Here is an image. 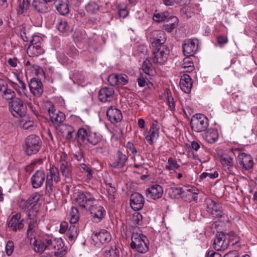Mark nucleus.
Instances as JSON below:
<instances>
[{
    "instance_id": "obj_26",
    "label": "nucleus",
    "mask_w": 257,
    "mask_h": 257,
    "mask_svg": "<svg viewBox=\"0 0 257 257\" xmlns=\"http://www.w3.org/2000/svg\"><path fill=\"white\" fill-rule=\"evenodd\" d=\"M193 82L191 77L186 74H183L180 79V86L183 91L189 93L192 87Z\"/></svg>"
},
{
    "instance_id": "obj_64",
    "label": "nucleus",
    "mask_w": 257,
    "mask_h": 257,
    "mask_svg": "<svg viewBox=\"0 0 257 257\" xmlns=\"http://www.w3.org/2000/svg\"><path fill=\"white\" fill-rule=\"evenodd\" d=\"M206 257H225V254H221L220 253L210 250L206 253Z\"/></svg>"
},
{
    "instance_id": "obj_41",
    "label": "nucleus",
    "mask_w": 257,
    "mask_h": 257,
    "mask_svg": "<svg viewBox=\"0 0 257 257\" xmlns=\"http://www.w3.org/2000/svg\"><path fill=\"white\" fill-rule=\"evenodd\" d=\"M66 234L69 240H73L78 235L77 228L74 224H70Z\"/></svg>"
},
{
    "instance_id": "obj_45",
    "label": "nucleus",
    "mask_w": 257,
    "mask_h": 257,
    "mask_svg": "<svg viewBox=\"0 0 257 257\" xmlns=\"http://www.w3.org/2000/svg\"><path fill=\"white\" fill-rule=\"evenodd\" d=\"M78 218L79 215L77 209L75 207H72L70 213V223L71 224L76 223L78 221Z\"/></svg>"
},
{
    "instance_id": "obj_44",
    "label": "nucleus",
    "mask_w": 257,
    "mask_h": 257,
    "mask_svg": "<svg viewBox=\"0 0 257 257\" xmlns=\"http://www.w3.org/2000/svg\"><path fill=\"white\" fill-rule=\"evenodd\" d=\"M226 239H228V245H234L238 242V238L233 231L226 233Z\"/></svg>"
},
{
    "instance_id": "obj_19",
    "label": "nucleus",
    "mask_w": 257,
    "mask_h": 257,
    "mask_svg": "<svg viewBox=\"0 0 257 257\" xmlns=\"http://www.w3.org/2000/svg\"><path fill=\"white\" fill-rule=\"evenodd\" d=\"M144 198L139 193L135 192L133 193L130 198V204L132 208L136 211L142 209L144 204Z\"/></svg>"
},
{
    "instance_id": "obj_25",
    "label": "nucleus",
    "mask_w": 257,
    "mask_h": 257,
    "mask_svg": "<svg viewBox=\"0 0 257 257\" xmlns=\"http://www.w3.org/2000/svg\"><path fill=\"white\" fill-rule=\"evenodd\" d=\"M238 161L242 168L247 170L251 169L253 165L251 157L245 153H241L238 155Z\"/></svg>"
},
{
    "instance_id": "obj_40",
    "label": "nucleus",
    "mask_w": 257,
    "mask_h": 257,
    "mask_svg": "<svg viewBox=\"0 0 257 257\" xmlns=\"http://www.w3.org/2000/svg\"><path fill=\"white\" fill-rule=\"evenodd\" d=\"M169 17V13L168 12L158 13L155 11L153 16V20L156 22H162L165 21Z\"/></svg>"
},
{
    "instance_id": "obj_56",
    "label": "nucleus",
    "mask_w": 257,
    "mask_h": 257,
    "mask_svg": "<svg viewBox=\"0 0 257 257\" xmlns=\"http://www.w3.org/2000/svg\"><path fill=\"white\" fill-rule=\"evenodd\" d=\"M14 250V242L12 240H9L6 245V252L8 255L12 254Z\"/></svg>"
},
{
    "instance_id": "obj_42",
    "label": "nucleus",
    "mask_w": 257,
    "mask_h": 257,
    "mask_svg": "<svg viewBox=\"0 0 257 257\" xmlns=\"http://www.w3.org/2000/svg\"><path fill=\"white\" fill-rule=\"evenodd\" d=\"M180 165L177 163L175 159L170 157L168 160V165L165 166V169L168 171H172L175 169H179Z\"/></svg>"
},
{
    "instance_id": "obj_7",
    "label": "nucleus",
    "mask_w": 257,
    "mask_h": 257,
    "mask_svg": "<svg viewBox=\"0 0 257 257\" xmlns=\"http://www.w3.org/2000/svg\"><path fill=\"white\" fill-rule=\"evenodd\" d=\"M209 124L208 118L203 114H196L192 117L190 125L192 130L197 133L205 131Z\"/></svg>"
},
{
    "instance_id": "obj_53",
    "label": "nucleus",
    "mask_w": 257,
    "mask_h": 257,
    "mask_svg": "<svg viewBox=\"0 0 257 257\" xmlns=\"http://www.w3.org/2000/svg\"><path fill=\"white\" fill-rule=\"evenodd\" d=\"M105 257H119V250L115 247H111L105 251Z\"/></svg>"
},
{
    "instance_id": "obj_49",
    "label": "nucleus",
    "mask_w": 257,
    "mask_h": 257,
    "mask_svg": "<svg viewBox=\"0 0 257 257\" xmlns=\"http://www.w3.org/2000/svg\"><path fill=\"white\" fill-rule=\"evenodd\" d=\"M50 250L55 249L60 250L63 248L64 246L63 241L61 238H54L53 240V244L50 246Z\"/></svg>"
},
{
    "instance_id": "obj_13",
    "label": "nucleus",
    "mask_w": 257,
    "mask_h": 257,
    "mask_svg": "<svg viewBox=\"0 0 257 257\" xmlns=\"http://www.w3.org/2000/svg\"><path fill=\"white\" fill-rule=\"evenodd\" d=\"M67 155L65 153L62 154L60 158V171L63 177L65 178L70 179L72 175V165L70 163L66 160Z\"/></svg>"
},
{
    "instance_id": "obj_35",
    "label": "nucleus",
    "mask_w": 257,
    "mask_h": 257,
    "mask_svg": "<svg viewBox=\"0 0 257 257\" xmlns=\"http://www.w3.org/2000/svg\"><path fill=\"white\" fill-rule=\"evenodd\" d=\"M48 2L33 1L32 6L38 12L45 13L48 10Z\"/></svg>"
},
{
    "instance_id": "obj_4",
    "label": "nucleus",
    "mask_w": 257,
    "mask_h": 257,
    "mask_svg": "<svg viewBox=\"0 0 257 257\" xmlns=\"http://www.w3.org/2000/svg\"><path fill=\"white\" fill-rule=\"evenodd\" d=\"M31 44L27 48V53L29 56L38 57L44 53L42 45V39L39 36H34L30 41Z\"/></svg>"
},
{
    "instance_id": "obj_27",
    "label": "nucleus",
    "mask_w": 257,
    "mask_h": 257,
    "mask_svg": "<svg viewBox=\"0 0 257 257\" xmlns=\"http://www.w3.org/2000/svg\"><path fill=\"white\" fill-rule=\"evenodd\" d=\"M57 130L63 136H65V138L67 140H71L73 138V133L75 132V129L72 126L62 124L58 127Z\"/></svg>"
},
{
    "instance_id": "obj_63",
    "label": "nucleus",
    "mask_w": 257,
    "mask_h": 257,
    "mask_svg": "<svg viewBox=\"0 0 257 257\" xmlns=\"http://www.w3.org/2000/svg\"><path fill=\"white\" fill-rule=\"evenodd\" d=\"M148 78L144 76L143 75H141L137 79L138 85L140 87H144L147 84Z\"/></svg>"
},
{
    "instance_id": "obj_54",
    "label": "nucleus",
    "mask_w": 257,
    "mask_h": 257,
    "mask_svg": "<svg viewBox=\"0 0 257 257\" xmlns=\"http://www.w3.org/2000/svg\"><path fill=\"white\" fill-rule=\"evenodd\" d=\"M182 67L184 68H187V71H192L194 70L193 63L192 61H190L188 58L184 59Z\"/></svg>"
},
{
    "instance_id": "obj_46",
    "label": "nucleus",
    "mask_w": 257,
    "mask_h": 257,
    "mask_svg": "<svg viewBox=\"0 0 257 257\" xmlns=\"http://www.w3.org/2000/svg\"><path fill=\"white\" fill-rule=\"evenodd\" d=\"M184 189L182 188H171L169 191L170 195L172 198H179L183 196Z\"/></svg>"
},
{
    "instance_id": "obj_60",
    "label": "nucleus",
    "mask_w": 257,
    "mask_h": 257,
    "mask_svg": "<svg viewBox=\"0 0 257 257\" xmlns=\"http://www.w3.org/2000/svg\"><path fill=\"white\" fill-rule=\"evenodd\" d=\"M53 240L54 238L52 237L47 236L43 238L42 242L46 246V249L50 250V246L53 244Z\"/></svg>"
},
{
    "instance_id": "obj_31",
    "label": "nucleus",
    "mask_w": 257,
    "mask_h": 257,
    "mask_svg": "<svg viewBox=\"0 0 257 257\" xmlns=\"http://www.w3.org/2000/svg\"><path fill=\"white\" fill-rule=\"evenodd\" d=\"M207 208L214 217L220 218L222 216V212L219 209V205L213 200H211L210 203L208 204Z\"/></svg>"
},
{
    "instance_id": "obj_55",
    "label": "nucleus",
    "mask_w": 257,
    "mask_h": 257,
    "mask_svg": "<svg viewBox=\"0 0 257 257\" xmlns=\"http://www.w3.org/2000/svg\"><path fill=\"white\" fill-rule=\"evenodd\" d=\"M31 205H32L29 202H28V200L25 199H22L19 203V206L20 209L26 212L28 211Z\"/></svg>"
},
{
    "instance_id": "obj_47",
    "label": "nucleus",
    "mask_w": 257,
    "mask_h": 257,
    "mask_svg": "<svg viewBox=\"0 0 257 257\" xmlns=\"http://www.w3.org/2000/svg\"><path fill=\"white\" fill-rule=\"evenodd\" d=\"M30 6V1H20L17 11L19 15H22L25 13Z\"/></svg>"
},
{
    "instance_id": "obj_6",
    "label": "nucleus",
    "mask_w": 257,
    "mask_h": 257,
    "mask_svg": "<svg viewBox=\"0 0 257 257\" xmlns=\"http://www.w3.org/2000/svg\"><path fill=\"white\" fill-rule=\"evenodd\" d=\"M96 202L93 195L87 191L79 192L76 198V202L82 209L88 210Z\"/></svg>"
},
{
    "instance_id": "obj_32",
    "label": "nucleus",
    "mask_w": 257,
    "mask_h": 257,
    "mask_svg": "<svg viewBox=\"0 0 257 257\" xmlns=\"http://www.w3.org/2000/svg\"><path fill=\"white\" fill-rule=\"evenodd\" d=\"M102 138V137L100 134L94 133L89 131L88 132L87 145L91 144L94 146L98 144L101 141Z\"/></svg>"
},
{
    "instance_id": "obj_18",
    "label": "nucleus",
    "mask_w": 257,
    "mask_h": 257,
    "mask_svg": "<svg viewBox=\"0 0 257 257\" xmlns=\"http://www.w3.org/2000/svg\"><path fill=\"white\" fill-rule=\"evenodd\" d=\"M46 180L45 172L43 170H38L31 177V184L34 188L41 187Z\"/></svg>"
},
{
    "instance_id": "obj_21",
    "label": "nucleus",
    "mask_w": 257,
    "mask_h": 257,
    "mask_svg": "<svg viewBox=\"0 0 257 257\" xmlns=\"http://www.w3.org/2000/svg\"><path fill=\"white\" fill-rule=\"evenodd\" d=\"M114 91L112 87H103L98 93V99L102 102H110L113 98Z\"/></svg>"
},
{
    "instance_id": "obj_5",
    "label": "nucleus",
    "mask_w": 257,
    "mask_h": 257,
    "mask_svg": "<svg viewBox=\"0 0 257 257\" xmlns=\"http://www.w3.org/2000/svg\"><path fill=\"white\" fill-rule=\"evenodd\" d=\"M10 111L14 116L23 117L27 113V106L24 101L19 98H16L9 103Z\"/></svg>"
},
{
    "instance_id": "obj_51",
    "label": "nucleus",
    "mask_w": 257,
    "mask_h": 257,
    "mask_svg": "<svg viewBox=\"0 0 257 257\" xmlns=\"http://www.w3.org/2000/svg\"><path fill=\"white\" fill-rule=\"evenodd\" d=\"M41 198V194L38 192H35L32 194L29 198L27 199L28 202L30 203L32 206L35 204H38V202Z\"/></svg>"
},
{
    "instance_id": "obj_61",
    "label": "nucleus",
    "mask_w": 257,
    "mask_h": 257,
    "mask_svg": "<svg viewBox=\"0 0 257 257\" xmlns=\"http://www.w3.org/2000/svg\"><path fill=\"white\" fill-rule=\"evenodd\" d=\"M67 54L70 57L75 59L78 55V52L74 47L71 46L69 48Z\"/></svg>"
},
{
    "instance_id": "obj_52",
    "label": "nucleus",
    "mask_w": 257,
    "mask_h": 257,
    "mask_svg": "<svg viewBox=\"0 0 257 257\" xmlns=\"http://www.w3.org/2000/svg\"><path fill=\"white\" fill-rule=\"evenodd\" d=\"M36 220H31V221L29 223V226L27 230V236L28 237L32 239L33 236V232L34 230V228L36 227Z\"/></svg>"
},
{
    "instance_id": "obj_16",
    "label": "nucleus",
    "mask_w": 257,
    "mask_h": 257,
    "mask_svg": "<svg viewBox=\"0 0 257 257\" xmlns=\"http://www.w3.org/2000/svg\"><path fill=\"white\" fill-rule=\"evenodd\" d=\"M163 187L158 184L153 185L146 191V195L148 199L156 200L160 198L163 194Z\"/></svg>"
},
{
    "instance_id": "obj_39",
    "label": "nucleus",
    "mask_w": 257,
    "mask_h": 257,
    "mask_svg": "<svg viewBox=\"0 0 257 257\" xmlns=\"http://www.w3.org/2000/svg\"><path fill=\"white\" fill-rule=\"evenodd\" d=\"M40 208V205L39 204H35L28 210V219L30 220H33L34 218L36 217L39 212Z\"/></svg>"
},
{
    "instance_id": "obj_28",
    "label": "nucleus",
    "mask_w": 257,
    "mask_h": 257,
    "mask_svg": "<svg viewBox=\"0 0 257 257\" xmlns=\"http://www.w3.org/2000/svg\"><path fill=\"white\" fill-rule=\"evenodd\" d=\"M224 241L225 233L223 232H218L214 240L213 245L214 249L218 251H223L225 250Z\"/></svg>"
},
{
    "instance_id": "obj_50",
    "label": "nucleus",
    "mask_w": 257,
    "mask_h": 257,
    "mask_svg": "<svg viewBox=\"0 0 257 257\" xmlns=\"http://www.w3.org/2000/svg\"><path fill=\"white\" fill-rule=\"evenodd\" d=\"M79 168L82 172L87 173L86 175L87 179L90 180L92 178L93 171L87 165L84 163H81L79 164Z\"/></svg>"
},
{
    "instance_id": "obj_8",
    "label": "nucleus",
    "mask_w": 257,
    "mask_h": 257,
    "mask_svg": "<svg viewBox=\"0 0 257 257\" xmlns=\"http://www.w3.org/2000/svg\"><path fill=\"white\" fill-rule=\"evenodd\" d=\"M147 38L152 48L166 46L164 45L166 41V33L162 30H153L148 34Z\"/></svg>"
},
{
    "instance_id": "obj_34",
    "label": "nucleus",
    "mask_w": 257,
    "mask_h": 257,
    "mask_svg": "<svg viewBox=\"0 0 257 257\" xmlns=\"http://www.w3.org/2000/svg\"><path fill=\"white\" fill-rule=\"evenodd\" d=\"M2 92H3V97L7 100L12 101L17 98L15 92L13 89L8 87V84H6Z\"/></svg>"
},
{
    "instance_id": "obj_29",
    "label": "nucleus",
    "mask_w": 257,
    "mask_h": 257,
    "mask_svg": "<svg viewBox=\"0 0 257 257\" xmlns=\"http://www.w3.org/2000/svg\"><path fill=\"white\" fill-rule=\"evenodd\" d=\"M95 239L98 240L101 243L109 242L111 239L110 233L105 229H102L98 232L94 233Z\"/></svg>"
},
{
    "instance_id": "obj_57",
    "label": "nucleus",
    "mask_w": 257,
    "mask_h": 257,
    "mask_svg": "<svg viewBox=\"0 0 257 257\" xmlns=\"http://www.w3.org/2000/svg\"><path fill=\"white\" fill-rule=\"evenodd\" d=\"M118 74H111L108 77V81L112 86L118 85Z\"/></svg>"
},
{
    "instance_id": "obj_58",
    "label": "nucleus",
    "mask_w": 257,
    "mask_h": 257,
    "mask_svg": "<svg viewBox=\"0 0 257 257\" xmlns=\"http://www.w3.org/2000/svg\"><path fill=\"white\" fill-rule=\"evenodd\" d=\"M18 79L20 84L19 89H20V90H19V93L21 95H24L27 97V94L26 93V91L27 90V87L25 83L19 78H18Z\"/></svg>"
},
{
    "instance_id": "obj_10",
    "label": "nucleus",
    "mask_w": 257,
    "mask_h": 257,
    "mask_svg": "<svg viewBox=\"0 0 257 257\" xmlns=\"http://www.w3.org/2000/svg\"><path fill=\"white\" fill-rule=\"evenodd\" d=\"M235 152L238 153V151L235 149H231L227 152L226 154V166H228L226 172L229 174L228 177V181L230 182H233L235 179L234 174L236 170V167L234 166V158L235 157Z\"/></svg>"
},
{
    "instance_id": "obj_37",
    "label": "nucleus",
    "mask_w": 257,
    "mask_h": 257,
    "mask_svg": "<svg viewBox=\"0 0 257 257\" xmlns=\"http://www.w3.org/2000/svg\"><path fill=\"white\" fill-rule=\"evenodd\" d=\"M32 245L34 251L38 253H42L46 249V246L41 240L35 239Z\"/></svg>"
},
{
    "instance_id": "obj_9",
    "label": "nucleus",
    "mask_w": 257,
    "mask_h": 257,
    "mask_svg": "<svg viewBox=\"0 0 257 257\" xmlns=\"http://www.w3.org/2000/svg\"><path fill=\"white\" fill-rule=\"evenodd\" d=\"M153 62L155 64H163L167 60L170 53V50L167 46L153 48Z\"/></svg>"
},
{
    "instance_id": "obj_1",
    "label": "nucleus",
    "mask_w": 257,
    "mask_h": 257,
    "mask_svg": "<svg viewBox=\"0 0 257 257\" xmlns=\"http://www.w3.org/2000/svg\"><path fill=\"white\" fill-rule=\"evenodd\" d=\"M45 174L46 192L48 193H51L54 187V182L57 183L61 180L60 175L58 168L55 167L54 165H50L49 168H46Z\"/></svg>"
},
{
    "instance_id": "obj_24",
    "label": "nucleus",
    "mask_w": 257,
    "mask_h": 257,
    "mask_svg": "<svg viewBox=\"0 0 257 257\" xmlns=\"http://www.w3.org/2000/svg\"><path fill=\"white\" fill-rule=\"evenodd\" d=\"M89 131L81 127L78 129L75 136V140L80 146H87Z\"/></svg>"
},
{
    "instance_id": "obj_22",
    "label": "nucleus",
    "mask_w": 257,
    "mask_h": 257,
    "mask_svg": "<svg viewBox=\"0 0 257 257\" xmlns=\"http://www.w3.org/2000/svg\"><path fill=\"white\" fill-rule=\"evenodd\" d=\"M128 156L118 150L116 153L115 160L111 164L113 168L121 169L124 167L128 161Z\"/></svg>"
},
{
    "instance_id": "obj_14",
    "label": "nucleus",
    "mask_w": 257,
    "mask_h": 257,
    "mask_svg": "<svg viewBox=\"0 0 257 257\" xmlns=\"http://www.w3.org/2000/svg\"><path fill=\"white\" fill-rule=\"evenodd\" d=\"M47 104L49 106L48 108V112L52 122L55 124L62 123L65 119V114L61 111L55 109L52 102H48Z\"/></svg>"
},
{
    "instance_id": "obj_17",
    "label": "nucleus",
    "mask_w": 257,
    "mask_h": 257,
    "mask_svg": "<svg viewBox=\"0 0 257 257\" xmlns=\"http://www.w3.org/2000/svg\"><path fill=\"white\" fill-rule=\"evenodd\" d=\"M159 127L156 123H153L149 131L144 133V136L148 144L150 145L154 144L159 138Z\"/></svg>"
},
{
    "instance_id": "obj_48",
    "label": "nucleus",
    "mask_w": 257,
    "mask_h": 257,
    "mask_svg": "<svg viewBox=\"0 0 257 257\" xmlns=\"http://www.w3.org/2000/svg\"><path fill=\"white\" fill-rule=\"evenodd\" d=\"M85 9L90 13H94L98 10L99 5L95 1H90L86 5Z\"/></svg>"
},
{
    "instance_id": "obj_36",
    "label": "nucleus",
    "mask_w": 257,
    "mask_h": 257,
    "mask_svg": "<svg viewBox=\"0 0 257 257\" xmlns=\"http://www.w3.org/2000/svg\"><path fill=\"white\" fill-rule=\"evenodd\" d=\"M142 70L146 74L150 76H153L155 74L154 68L150 62V60L148 58L144 61L142 65Z\"/></svg>"
},
{
    "instance_id": "obj_38",
    "label": "nucleus",
    "mask_w": 257,
    "mask_h": 257,
    "mask_svg": "<svg viewBox=\"0 0 257 257\" xmlns=\"http://www.w3.org/2000/svg\"><path fill=\"white\" fill-rule=\"evenodd\" d=\"M106 191L107 197L109 201L113 202L116 196V189L111 183L106 184Z\"/></svg>"
},
{
    "instance_id": "obj_62",
    "label": "nucleus",
    "mask_w": 257,
    "mask_h": 257,
    "mask_svg": "<svg viewBox=\"0 0 257 257\" xmlns=\"http://www.w3.org/2000/svg\"><path fill=\"white\" fill-rule=\"evenodd\" d=\"M126 147L127 149L132 152L133 157L135 158L137 154V150L135 147L134 145L131 142H128L126 143Z\"/></svg>"
},
{
    "instance_id": "obj_20",
    "label": "nucleus",
    "mask_w": 257,
    "mask_h": 257,
    "mask_svg": "<svg viewBox=\"0 0 257 257\" xmlns=\"http://www.w3.org/2000/svg\"><path fill=\"white\" fill-rule=\"evenodd\" d=\"M31 93L36 97H40L43 92V88L41 81L38 78H33L29 85Z\"/></svg>"
},
{
    "instance_id": "obj_3",
    "label": "nucleus",
    "mask_w": 257,
    "mask_h": 257,
    "mask_svg": "<svg viewBox=\"0 0 257 257\" xmlns=\"http://www.w3.org/2000/svg\"><path fill=\"white\" fill-rule=\"evenodd\" d=\"M131 247L133 249H136L140 253H145L149 248V240L143 234L133 233L132 236Z\"/></svg>"
},
{
    "instance_id": "obj_12",
    "label": "nucleus",
    "mask_w": 257,
    "mask_h": 257,
    "mask_svg": "<svg viewBox=\"0 0 257 257\" xmlns=\"http://www.w3.org/2000/svg\"><path fill=\"white\" fill-rule=\"evenodd\" d=\"M24 219L22 218L21 213L18 212L13 215L7 223L10 230L14 232L21 231L24 227Z\"/></svg>"
},
{
    "instance_id": "obj_15",
    "label": "nucleus",
    "mask_w": 257,
    "mask_h": 257,
    "mask_svg": "<svg viewBox=\"0 0 257 257\" xmlns=\"http://www.w3.org/2000/svg\"><path fill=\"white\" fill-rule=\"evenodd\" d=\"M91 214L94 221H101L106 215V211L103 206L95 203L88 210Z\"/></svg>"
},
{
    "instance_id": "obj_11",
    "label": "nucleus",
    "mask_w": 257,
    "mask_h": 257,
    "mask_svg": "<svg viewBox=\"0 0 257 257\" xmlns=\"http://www.w3.org/2000/svg\"><path fill=\"white\" fill-rule=\"evenodd\" d=\"M183 54L188 57L193 56L198 50V42L197 39H188L182 44Z\"/></svg>"
},
{
    "instance_id": "obj_2",
    "label": "nucleus",
    "mask_w": 257,
    "mask_h": 257,
    "mask_svg": "<svg viewBox=\"0 0 257 257\" xmlns=\"http://www.w3.org/2000/svg\"><path fill=\"white\" fill-rule=\"evenodd\" d=\"M42 141L40 137L35 135L28 136L25 141L24 150L28 156L37 154L40 150Z\"/></svg>"
},
{
    "instance_id": "obj_59",
    "label": "nucleus",
    "mask_w": 257,
    "mask_h": 257,
    "mask_svg": "<svg viewBox=\"0 0 257 257\" xmlns=\"http://www.w3.org/2000/svg\"><path fill=\"white\" fill-rule=\"evenodd\" d=\"M118 85H125L128 83V78L125 74H118Z\"/></svg>"
},
{
    "instance_id": "obj_33",
    "label": "nucleus",
    "mask_w": 257,
    "mask_h": 257,
    "mask_svg": "<svg viewBox=\"0 0 257 257\" xmlns=\"http://www.w3.org/2000/svg\"><path fill=\"white\" fill-rule=\"evenodd\" d=\"M54 4L60 14L65 15L69 13V9L67 1H55Z\"/></svg>"
},
{
    "instance_id": "obj_43",
    "label": "nucleus",
    "mask_w": 257,
    "mask_h": 257,
    "mask_svg": "<svg viewBox=\"0 0 257 257\" xmlns=\"http://www.w3.org/2000/svg\"><path fill=\"white\" fill-rule=\"evenodd\" d=\"M57 28L58 30L62 33H66L69 30L68 23L65 19L61 20L58 22Z\"/></svg>"
},
{
    "instance_id": "obj_23",
    "label": "nucleus",
    "mask_w": 257,
    "mask_h": 257,
    "mask_svg": "<svg viewBox=\"0 0 257 257\" xmlns=\"http://www.w3.org/2000/svg\"><path fill=\"white\" fill-rule=\"evenodd\" d=\"M106 116L108 120L113 123L120 121L122 118L121 111L113 106L109 107L106 112Z\"/></svg>"
},
{
    "instance_id": "obj_30",
    "label": "nucleus",
    "mask_w": 257,
    "mask_h": 257,
    "mask_svg": "<svg viewBox=\"0 0 257 257\" xmlns=\"http://www.w3.org/2000/svg\"><path fill=\"white\" fill-rule=\"evenodd\" d=\"M203 138L205 141L209 143H214L218 140V132L215 129H209L204 133L203 135Z\"/></svg>"
}]
</instances>
